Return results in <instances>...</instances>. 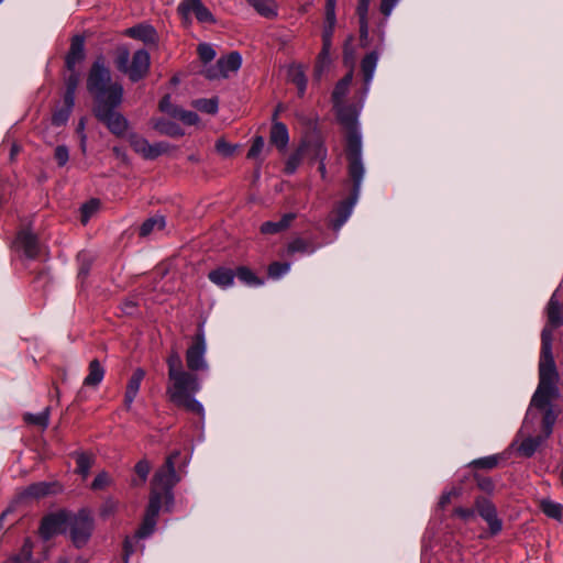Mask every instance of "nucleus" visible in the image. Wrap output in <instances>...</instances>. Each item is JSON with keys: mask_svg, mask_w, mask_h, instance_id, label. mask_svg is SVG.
<instances>
[{"mask_svg": "<svg viewBox=\"0 0 563 563\" xmlns=\"http://www.w3.org/2000/svg\"><path fill=\"white\" fill-rule=\"evenodd\" d=\"M339 123L346 130L345 156L347 165H364L362 136L357 125V112L352 106H341L336 111Z\"/></svg>", "mask_w": 563, "mask_h": 563, "instance_id": "obj_4", "label": "nucleus"}, {"mask_svg": "<svg viewBox=\"0 0 563 563\" xmlns=\"http://www.w3.org/2000/svg\"><path fill=\"white\" fill-rule=\"evenodd\" d=\"M365 175L364 165H347V176L352 184L349 197L338 203L333 210V218L330 225L334 231H339L350 218L355 203L360 197L361 185Z\"/></svg>", "mask_w": 563, "mask_h": 563, "instance_id": "obj_6", "label": "nucleus"}, {"mask_svg": "<svg viewBox=\"0 0 563 563\" xmlns=\"http://www.w3.org/2000/svg\"><path fill=\"white\" fill-rule=\"evenodd\" d=\"M541 510L544 515L553 519H560L562 517V506L551 500H542L540 504Z\"/></svg>", "mask_w": 563, "mask_h": 563, "instance_id": "obj_42", "label": "nucleus"}, {"mask_svg": "<svg viewBox=\"0 0 563 563\" xmlns=\"http://www.w3.org/2000/svg\"><path fill=\"white\" fill-rule=\"evenodd\" d=\"M54 158L57 162L59 167H63L67 164L69 159V150L66 145H58L54 152Z\"/></svg>", "mask_w": 563, "mask_h": 563, "instance_id": "obj_53", "label": "nucleus"}, {"mask_svg": "<svg viewBox=\"0 0 563 563\" xmlns=\"http://www.w3.org/2000/svg\"><path fill=\"white\" fill-rule=\"evenodd\" d=\"M124 34L131 38L142 41L145 45H157L158 34L156 30L145 23H140L124 31Z\"/></svg>", "mask_w": 563, "mask_h": 563, "instance_id": "obj_18", "label": "nucleus"}, {"mask_svg": "<svg viewBox=\"0 0 563 563\" xmlns=\"http://www.w3.org/2000/svg\"><path fill=\"white\" fill-rule=\"evenodd\" d=\"M99 208V200L91 199L90 201L86 202L81 207V222L86 224L90 217L98 210Z\"/></svg>", "mask_w": 563, "mask_h": 563, "instance_id": "obj_45", "label": "nucleus"}, {"mask_svg": "<svg viewBox=\"0 0 563 563\" xmlns=\"http://www.w3.org/2000/svg\"><path fill=\"white\" fill-rule=\"evenodd\" d=\"M316 250H317V246L312 242L303 240L301 238H297V239L292 240L288 244V247H287L288 254H294V253L311 254Z\"/></svg>", "mask_w": 563, "mask_h": 563, "instance_id": "obj_36", "label": "nucleus"}, {"mask_svg": "<svg viewBox=\"0 0 563 563\" xmlns=\"http://www.w3.org/2000/svg\"><path fill=\"white\" fill-rule=\"evenodd\" d=\"M49 407H46L42 412L36 415L27 412L23 416V420L27 424L37 426L45 430L49 424Z\"/></svg>", "mask_w": 563, "mask_h": 563, "instance_id": "obj_35", "label": "nucleus"}, {"mask_svg": "<svg viewBox=\"0 0 563 563\" xmlns=\"http://www.w3.org/2000/svg\"><path fill=\"white\" fill-rule=\"evenodd\" d=\"M128 141L135 153L145 159H155L168 150V144L158 142L150 144L148 141L137 133H130Z\"/></svg>", "mask_w": 563, "mask_h": 563, "instance_id": "obj_10", "label": "nucleus"}, {"mask_svg": "<svg viewBox=\"0 0 563 563\" xmlns=\"http://www.w3.org/2000/svg\"><path fill=\"white\" fill-rule=\"evenodd\" d=\"M104 368L97 358L90 361L88 375L84 379V386L97 387L104 377Z\"/></svg>", "mask_w": 563, "mask_h": 563, "instance_id": "obj_25", "label": "nucleus"}, {"mask_svg": "<svg viewBox=\"0 0 563 563\" xmlns=\"http://www.w3.org/2000/svg\"><path fill=\"white\" fill-rule=\"evenodd\" d=\"M503 456L498 454L484 456L472 461L470 466L478 470H493L498 466Z\"/></svg>", "mask_w": 563, "mask_h": 563, "instance_id": "obj_38", "label": "nucleus"}, {"mask_svg": "<svg viewBox=\"0 0 563 563\" xmlns=\"http://www.w3.org/2000/svg\"><path fill=\"white\" fill-rule=\"evenodd\" d=\"M13 246L29 260H35L40 254L38 238L30 229H22L18 232Z\"/></svg>", "mask_w": 563, "mask_h": 563, "instance_id": "obj_13", "label": "nucleus"}, {"mask_svg": "<svg viewBox=\"0 0 563 563\" xmlns=\"http://www.w3.org/2000/svg\"><path fill=\"white\" fill-rule=\"evenodd\" d=\"M134 471H135L136 475L140 477L141 484H144L150 474L151 464L146 459H142L135 464Z\"/></svg>", "mask_w": 563, "mask_h": 563, "instance_id": "obj_48", "label": "nucleus"}, {"mask_svg": "<svg viewBox=\"0 0 563 563\" xmlns=\"http://www.w3.org/2000/svg\"><path fill=\"white\" fill-rule=\"evenodd\" d=\"M179 455V451H174L166 457L164 465L155 472L152 479L150 498L156 495L159 503H163V500H165L166 505L174 503L173 488L180 481L175 470V461Z\"/></svg>", "mask_w": 563, "mask_h": 563, "instance_id": "obj_5", "label": "nucleus"}, {"mask_svg": "<svg viewBox=\"0 0 563 563\" xmlns=\"http://www.w3.org/2000/svg\"><path fill=\"white\" fill-rule=\"evenodd\" d=\"M151 56L146 49L136 51L132 58L126 76L132 82H137L150 71Z\"/></svg>", "mask_w": 563, "mask_h": 563, "instance_id": "obj_15", "label": "nucleus"}, {"mask_svg": "<svg viewBox=\"0 0 563 563\" xmlns=\"http://www.w3.org/2000/svg\"><path fill=\"white\" fill-rule=\"evenodd\" d=\"M216 148L221 155H223L225 157L233 155V153L235 151V146L231 145L230 143L225 142L224 140H218L216 143Z\"/></svg>", "mask_w": 563, "mask_h": 563, "instance_id": "obj_57", "label": "nucleus"}, {"mask_svg": "<svg viewBox=\"0 0 563 563\" xmlns=\"http://www.w3.org/2000/svg\"><path fill=\"white\" fill-rule=\"evenodd\" d=\"M166 225L165 217L156 214L145 220L140 228V235L147 236L154 230H163Z\"/></svg>", "mask_w": 563, "mask_h": 563, "instance_id": "obj_31", "label": "nucleus"}, {"mask_svg": "<svg viewBox=\"0 0 563 563\" xmlns=\"http://www.w3.org/2000/svg\"><path fill=\"white\" fill-rule=\"evenodd\" d=\"M80 266L78 268V277L84 280L90 272L91 262L87 254L79 255Z\"/></svg>", "mask_w": 563, "mask_h": 563, "instance_id": "obj_55", "label": "nucleus"}, {"mask_svg": "<svg viewBox=\"0 0 563 563\" xmlns=\"http://www.w3.org/2000/svg\"><path fill=\"white\" fill-rule=\"evenodd\" d=\"M289 268V263L274 262L268 266V275L269 277L277 279L285 275Z\"/></svg>", "mask_w": 563, "mask_h": 563, "instance_id": "obj_44", "label": "nucleus"}, {"mask_svg": "<svg viewBox=\"0 0 563 563\" xmlns=\"http://www.w3.org/2000/svg\"><path fill=\"white\" fill-rule=\"evenodd\" d=\"M130 58H131L130 51L126 46L117 47L115 58H114L115 68L120 73L126 75L129 71V67L131 65Z\"/></svg>", "mask_w": 563, "mask_h": 563, "instance_id": "obj_34", "label": "nucleus"}, {"mask_svg": "<svg viewBox=\"0 0 563 563\" xmlns=\"http://www.w3.org/2000/svg\"><path fill=\"white\" fill-rule=\"evenodd\" d=\"M87 90L92 96L95 118L117 136H123L129 122L117 108L123 100V87L111 80L110 69L104 64L103 56L92 63L87 78Z\"/></svg>", "mask_w": 563, "mask_h": 563, "instance_id": "obj_1", "label": "nucleus"}, {"mask_svg": "<svg viewBox=\"0 0 563 563\" xmlns=\"http://www.w3.org/2000/svg\"><path fill=\"white\" fill-rule=\"evenodd\" d=\"M69 534L77 548L84 547L93 530V519L89 510L80 509L73 518H69Z\"/></svg>", "mask_w": 563, "mask_h": 563, "instance_id": "obj_9", "label": "nucleus"}, {"mask_svg": "<svg viewBox=\"0 0 563 563\" xmlns=\"http://www.w3.org/2000/svg\"><path fill=\"white\" fill-rule=\"evenodd\" d=\"M69 521V516L65 511L51 514L42 519L40 526V534L44 540H49L58 533H63L66 525Z\"/></svg>", "mask_w": 563, "mask_h": 563, "instance_id": "obj_14", "label": "nucleus"}, {"mask_svg": "<svg viewBox=\"0 0 563 563\" xmlns=\"http://www.w3.org/2000/svg\"><path fill=\"white\" fill-rule=\"evenodd\" d=\"M475 508L477 514L487 522L490 534H498L503 529V521L497 516L495 505L486 497H477Z\"/></svg>", "mask_w": 563, "mask_h": 563, "instance_id": "obj_12", "label": "nucleus"}, {"mask_svg": "<svg viewBox=\"0 0 563 563\" xmlns=\"http://www.w3.org/2000/svg\"><path fill=\"white\" fill-rule=\"evenodd\" d=\"M197 53L201 62L209 63L216 57V51L210 44L201 43L197 47Z\"/></svg>", "mask_w": 563, "mask_h": 563, "instance_id": "obj_47", "label": "nucleus"}, {"mask_svg": "<svg viewBox=\"0 0 563 563\" xmlns=\"http://www.w3.org/2000/svg\"><path fill=\"white\" fill-rule=\"evenodd\" d=\"M265 145L264 137L258 135L254 137L253 143L247 152V158L255 159L263 151Z\"/></svg>", "mask_w": 563, "mask_h": 563, "instance_id": "obj_54", "label": "nucleus"}, {"mask_svg": "<svg viewBox=\"0 0 563 563\" xmlns=\"http://www.w3.org/2000/svg\"><path fill=\"white\" fill-rule=\"evenodd\" d=\"M277 115L278 112L275 111L273 114L269 142L278 150H285L289 142L288 129L283 122L277 121Z\"/></svg>", "mask_w": 563, "mask_h": 563, "instance_id": "obj_20", "label": "nucleus"}, {"mask_svg": "<svg viewBox=\"0 0 563 563\" xmlns=\"http://www.w3.org/2000/svg\"><path fill=\"white\" fill-rule=\"evenodd\" d=\"M79 84V75L73 70L70 75L66 79V90L76 92V89Z\"/></svg>", "mask_w": 563, "mask_h": 563, "instance_id": "obj_61", "label": "nucleus"}, {"mask_svg": "<svg viewBox=\"0 0 563 563\" xmlns=\"http://www.w3.org/2000/svg\"><path fill=\"white\" fill-rule=\"evenodd\" d=\"M166 363L168 367L166 387L168 400L174 406L203 418L205 409L195 398V395L201 389L198 375L184 368L181 357L176 351L169 353Z\"/></svg>", "mask_w": 563, "mask_h": 563, "instance_id": "obj_2", "label": "nucleus"}, {"mask_svg": "<svg viewBox=\"0 0 563 563\" xmlns=\"http://www.w3.org/2000/svg\"><path fill=\"white\" fill-rule=\"evenodd\" d=\"M242 64V57L238 52H231L217 60L214 66L206 69L205 75L208 79L227 78L230 73L239 70Z\"/></svg>", "mask_w": 563, "mask_h": 563, "instance_id": "obj_11", "label": "nucleus"}, {"mask_svg": "<svg viewBox=\"0 0 563 563\" xmlns=\"http://www.w3.org/2000/svg\"><path fill=\"white\" fill-rule=\"evenodd\" d=\"M238 278L246 285H261L262 282L256 277V275L246 266H240L234 273Z\"/></svg>", "mask_w": 563, "mask_h": 563, "instance_id": "obj_41", "label": "nucleus"}, {"mask_svg": "<svg viewBox=\"0 0 563 563\" xmlns=\"http://www.w3.org/2000/svg\"><path fill=\"white\" fill-rule=\"evenodd\" d=\"M161 507L162 503H159L158 497L156 495L150 498L143 522L139 530L136 531L137 538L144 539L153 533L156 526V518L159 514Z\"/></svg>", "mask_w": 563, "mask_h": 563, "instance_id": "obj_17", "label": "nucleus"}, {"mask_svg": "<svg viewBox=\"0 0 563 563\" xmlns=\"http://www.w3.org/2000/svg\"><path fill=\"white\" fill-rule=\"evenodd\" d=\"M234 271L228 267H218L208 274V278L221 288H228L233 285Z\"/></svg>", "mask_w": 563, "mask_h": 563, "instance_id": "obj_24", "label": "nucleus"}, {"mask_svg": "<svg viewBox=\"0 0 563 563\" xmlns=\"http://www.w3.org/2000/svg\"><path fill=\"white\" fill-rule=\"evenodd\" d=\"M194 107L205 113L216 114L218 112V99L217 98H201L194 101Z\"/></svg>", "mask_w": 563, "mask_h": 563, "instance_id": "obj_39", "label": "nucleus"}, {"mask_svg": "<svg viewBox=\"0 0 563 563\" xmlns=\"http://www.w3.org/2000/svg\"><path fill=\"white\" fill-rule=\"evenodd\" d=\"M474 479L477 484V487L485 492V493H493L494 489H495V484L494 482L492 481L490 477H487V476H483V475H479V474H474Z\"/></svg>", "mask_w": 563, "mask_h": 563, "instance_id": "obj_50", "label": "nucleus"}, {"mask_svg": "<svg viewBox=\"0 0 563 563\" xmlns=\"http://www.w3.org/2000/svg\"><path fill=\"white\" fill-rule=\"evenodd\" d=\"M302 146L305 147V154L309 153L312 159H318L319 162L325 161L328 151L321 141H309L302 144Z\"/></svg>", "mask_w": 563, "mask_h": 563, "instance_id": "obj_32", "label": "nucleus"}, {"mask_svg": "<svg viewBox=\"0 0 563 563\" xmlns=\"http://www.w3.org/2000/svg\"><path fill=\"white\" fill-rule=\"evenodd\" d=\"M110 484V477L108 473H99L91 483V488L95 490L102 489Z\"/></svg>", "mask_w": 563, "mask_h": 563, "instance_id": "obj_56", "label": "nucleus"}, {"mask_svg": "<svg viewBox=\"0 0 563 563\" xmlns=\"http://www.w3.org/2000/svg\"><path fill=\"white\" fill-rule=\"evenodd\" d=\"M547 318L548 322L541 332V352L539 365L548 366L549 364H552V366H555V361L552 353L553 331L563 324L561 302L556 298V292L551 296L547 305Z\"/></svg>", "mask_w": 563, "mask_h": 563, "instance_id": "obj_7", "label": "nucleus"}, {"mask_svg": "<svg viewBox=\"0 0 563 563\" xmlns=\"http://www.w3.org/2000/svg\"><path fill=\"white\" fill-rule=\"evenodd\" d=\"M332 47L331 42H322V48L318 55V66L320 70L323 66L330 63V51Z\"/></svg>", "mask_w": 563, "mask_h": 563, "instance_id": "obj_52", "label": "nucleus"}, {"mask_svg": "<svg viewBox=\"0 0 563 563\" xmlns=\"http://www.w3.org/2000/svg\"><path fill=\"white\" fill-rule=\"evenodd\" d=\"M207 344L202 324H199L197 333L192 338L191 344L188 346L185 358L189 373L206 372L209 368L206 360Z\"/></svg>", "mask_w": 563, "mask_h": 563, "instance_id": "obj_8", "label": "nucleus"}, {"mask_svg": "<svg viewBox=\"0 0 563 563\" xmlns=\"http://www.w3.org/2000/svg\"><path fill=\"white\" fill-rule=\"evenodd\" d=\"M258 14L265 18H274L277 15L276 3L274 0H246Z\"/></svg>", "mask_w": 563, "mask_h": 563, "instance_id": "obj_29", "label": "nucleus"}, {"mask_svg": "<svg viewBox=\"0 0 563 563\" xmlns=\"http://www.w3.org/2000/svg\"><path fill=\"white\" fill-rule=\"evenodd\" d=\"M76 459V473L80 474L84 478L89 475L90 468L93 463V455L85 452H75L73 454Z\"/></svg>", "mask_w": 563, "mask_h": 563, "instance_id": "obj_30", "label": "nucleus"}, {"mask_svg": "<svg viewBox=\"0 0 563 563\" xmlns=\"http://www.w3.org/2000/svg\"><path fill=\"white\" fill-rule=\"evenodd\" d=\"M71 110L69 108H60L56 110L52 115V124L55 126H62L64 125L69 117H70Z\"/></svg>", "mask_w": 563, "mask_h": 563, "instance_id": "obj_49", "label": "nucleus"}, {"mask_svg": "<svg viewBox=\"0 0 563 563\" xmlns=\"http://www.w3.org/2000/svg\"><path fill=\"white\" fill-rule=\"evenodd\" d=\"M75 93L74 91H65L64 95V108H69V110L73 111V108L75 106Z\"/></svg>", "mask_w": 563, "mask_h": 563, "instance_id": "obj_64", "label": "nucleus"}, {"mask_svg": "<svg viewBox=\"0 0 563 563\" xmlns=\"http://www.w3.org/2000/svg\"><path fill=\"white\" fill-rule=\"evenodd\" d=\"M175 119L180 120L186 125H195L199 122V117L194 111H187L181 108L178 109Z\"/></svg>", "mask_w": 563, "mask_h": 563, "instance_id": "obj_46", "label": "nucleus"}, {"mask_svg": "<svg viewBox=\"0 0 563 563\" xmlns=\"http://www.w3.org/2000/svg\"><path fill=\"white\" fill-rule=\"evenodd\" d=\"M154 129L161 134L172 137H180L185 134L184 130L177 123L165 119L157 120L154 124Z\"/></svg>", "mask_w": 563, "mask_h": 563, "instance_id": "obj_28", "label": "nucleus"}, {"mask_svg": "<svg viewBox=\"0 0 563 563\" xmlns=\"http://www.w3.org/2000/svg\"><path fill=\"white\" fill-rule=\"evenodd\" d=\"M460 495V492L457 489H451L450 492H445L441 495L439 500V507L445 508L453 498L457 497Z\"/></svg>", "mask_w": 563, "mask_h": 563, "instance_id": "obj_59", "label": "nucleus"}, {"mask_svg": "<svg viewBox=\"0 0 563 563\" xmlns=\"http://www.w3.org/2000/svg\"><path fill=\"white\" fill-rule=\"evenodd\" d=\"M353 79V71L350 70L339 82L335 85L334 90L332 92L333 102L340 103L345 95L347 93L349 87Z\"/></svg>", "mask_w": 563, "mask_h": 563, "instance_id": "obj_33", "label": "nucleus"}, {"mask_svg": "<svg viewBox=\"0 0 563 563\" xmlns=\"http://www.w3.org/2000/svg\"><path fill=\"white\" fill-rule=\"evenodd\" d=\"M305 155V147L300 145L294 153L289 155L286 161L284 172L287 175H292L299 167Z\"/></svg>", "mask_w": 563, "mask_h": 563, "instance_id": "obj_37", "label": "nucleus"}, {"mask_svg": "<svg viewBox=\"0 0 563 563\" xmlns=\"http://www.w3.org/2000/svg\"><path fill=\"white\" fill-rule=\"evenodd\" d=\"M60 490L59 485L56 482H38L31 484L24 490V495L31 498H43L51 494H56Z\"/></svg>", "mask_w": 563, "mask_h": 563, "instance_id": "obj_22", "label": "nucleus"}, {"mask_svg": "<svg viewBox=\"0 0 563 563\" xmlns=\"http://www.w3.org/2000/svg\"><path fill=\"white\" fill-rule=\"evenodd\" d=\"M178 12L183 16L194 13L200 23H216L213 14L201 0H183L178 5Z\"/></svg>", "mask_w": 563, "mask_h": 563, "instance_id": "obj_16", "label": "nucleus"}, {"mask_svg": "<svg viewBox=\"0 0 563 563\" xmlns=\"http://www.w3.org/2000/svg\"><path fill=\"white\" fill-rule=\"evenodd\" d=\"M117 507H118L117 501H114L112 499L106 500L100 509L101 517L107 518V517L113 515L117 510Z\"/></svg>", "mask_w": 563, "mask_h": 563, "instance_id": "obj_58", "label": "nucleus"}, {"mask_svg": "<svg viewBox=\"0 0 563 563\" xmlns=\"http://www.w3.org/2000/svg\"><path fill=\"white\" fill-rule=\"evenodd\" d=\"M454 515L463 520H470L474 517L475 512L472 508L457 507L454 509Z\"/></svg>", "mask_w": 563, "mask_h": 563, "instance_id": "obj_62", "label": "nucleus"}, {"mask_svg": "<svg viewBox=\"0 0 563 563\" xmlns=\"http://www.w3.org/2000/svg\"><path fill=\"white\" fill-rule=\"evenodd\" d=\"M547 439L543 434L528 437L519 444L517 451L523 457H531Z\"/></svg>", "mask_w": 563, "mask_h": 563, "instance_id": "obj_27", "label": "nucleus"}, {"mask_svg": "<svg viewBox=\"0 0 563 563\" xmlns=\"http://www.w3.org/2000/svg\"><path fill=\"white\" fill-rule=\"evenodd\" d=\"M296 218L295 213H286L279 221H266L261 225L263 234H276L286 230Z\"/></svg>", "mask_w": 563, "mask_h": 563, "instance_id": "obj_26", "label": "nucleus"}, {"mask_svg": "<svg viewBox=\"0 0 563 563\" xmlns=\"http://www.w3.org/2000/svg\"><path fill=\"white\" fill-rule=\"evenodd\" d=\"M335 24H336L335 13H325L324 26H323V31H322V42H331L332 43Z\"/></svg>", "mask_w": 563, "mask_h": 563, "instance_id": "obj_40", "label": "nucleus"}, {"mask_svg": "<svg viewBox=\"0 0 563 563\" xmlns=\"http://www.w3.org/2000/svg\"><path fill=\"white\" fill-rule=\"evenodd\" d=\"M32 549H33V544H32L31 540L25 539L20 553L11 560V563L29 562L32 559Z\"/></svg>", "mask_w": 563, "mask_h": 563, "instance_id": "obj_43", "label": "nucleus"}, {"mask_svg": "<svg viewBox=\"0 0 563 563\" xmlns=\"http://www.w3.org/2000/svg\"><path fill=\"white\" fill-rule=\"evenodd\" d=\"M85 38L81 35H74L70 41L69 51L65 57V65L69 71L75 70L77 64L85 59Z\"/></svg>", "mask_w": 563, "mask_h": 563, "instance_id": "obj_19", "label": "nucleus"}, {"mask_svg": "<svg viewBox=\"0 0 563 563\" xmlns=\"http://www.w3.org/2000/svg\"><path fill=\"white\" fill-rule=\"evenodd\" d=\"M378 56L379 55L377 51H372L361 60V71L363 74L365 90L368 89V86L373 79L374 71L378 62Z\"/></svg>", "mask_w": 563, "mask_h": 563, "instance_id": "obj_23", "label": "nucleus"}, {"mask_svg": "<svg viewBox=\"0 0 563 563\" xmlns=\"http://www.w3.org/2000/svg\"><path fill=\"white\" fill-rule=\"evenodd\" d=\"M398 0H382L380 1V12L385 15V16H388L394 7L397 4Z\"/></svg>", "mask_w": 563, "mask_h": 563, "instance_id": "obj_63", "label": "nucleus"}, {"mask_svg": "<svg viewBox=\"0 0 563 563\" xmlns=\"http://www.w3.org/2000/svg\"><path fill=\"white\" fill-rule=\"evenodd\" d=\"M159 110L162 112H165L167 113L168 115H170L172 118H175L176 114H177V111L179 109V107L173 104L170 102V96L169 95H166L162 98V100L159 101Z\"/></svg>", "mask_w": 563, "mask_h": 563, "instance_id": "obj_51", "label": "nucleus"}, {"mask_svg": "<svg viewBox=\"0 0 563 563\" xmlns=\"http://www.w3.org/2000/svg\"><path fill=\"white\" fill-rule=\"evenodd\" d=\"M371 0H358L356 13L358 15V20L367 19V13L369 9Z\"/></svg>", "mask_w": 563, "mask_h": 563, "instance_id": "obj_60", "label": "nucleus"}, {"mask_svg": "<svg viewBox=\"0 0 563 563\" xmlns=\"http://www.w3.org/2000/svg\"><path fill=\"white\" fill-rule=\"evenodd\" d=\"M560 376L556 366L539 365V384L531 398L530 406L542 411L541 428L543 435L549 438L558 419L559 411L555 410L553 401L560 397L558 387Z\"/></svg>", "mask_w": 563, "mask_h": 563, "instance_id": "obj_3", "label": "nucleus"}, {"mask_svg": "<svg viewBox=\"0 0 563 563\" xmlns=\"http://www.w3.org/2000/svg\"><path fill=\"white\" fill-rule=\"evenodd\" d=\"M144 377L145 371L141 367L136 368L131 375L124 394V406L128 410L136 398Z\"/></svg>", "mask_w": 563, "mask_h": 563, "instance_id": "obj_21", "label": "nucleus"}]
</instances>
